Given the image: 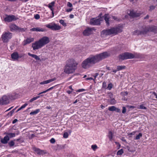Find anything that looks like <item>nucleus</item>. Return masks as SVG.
Instances as JSON below:
<instances>
[{
    "mask_svg": "<svg viewBox=\"0 0 157 157\" xmlns=\"http://www.w3.org/2000/svg\"><path fill=\"white\" fill-rule=\"evenodd\" d=\"M109 56V53L106 52L95 55H91L82 62V67L84 69H88Z\"/></svg>",
    "mask_w": 157,
    "mask_h": 157,
    "instance_id": "nucleus-1",
    "label": "nucleus"
},
{
    "mask_svg": "<svg viewBox=\"0 0 157 157\" xmlns=\"http://www.w3.org/2000/svg\"><path fill=\"white\" fill-rule=\"evenodd\" d=\"M78 63L74 59H70L67 61L64 72L66 74H69L73 73L77 69Z\"/></svg>",
    "mask_w": 157,
    "mask_h": 157,
    "instance_id": "nucleus-2",
    "label": "nucleus"
},
{
    "mask_svg": "<svg viewBox=\"0 0 157 157\" xmlns=\"http://www.w3.org/2000/svg\"><path fill=\"white\" fill-rule=\"evenodd\" d=\"M122 28L121 26L111 27L110 29L103 30L101 33V35L103 36L112 35H115L122 32Z\"/></svg>",
    "mask_w": 157,
    "mask_h": 157,
    "instance_id": "nucleus-3",
    "label": "nucleus"
},
{
    "mask_svg": "<svg viewBox=\"0 0 157 157\" xmlns=\"http://www.w3.org/2000/svg\"><path fill=\"white\" fill-rule=\"evenodd\" d=\"M12 36V34L10 32H5L2 34L1 39L3 42L4 43H8L9 40L11 39Z\"/></svg>",
    "mask_w": 157,
    "mask_h": 157,
    "instance_id": "nucleus-4",
    "label": "nucleus"
},
{
    "mask_svg": "<svg viewBox=\"0 0 157 157\" xmlns=\"http://www.w3.org/2000/svg\"><path fill=\"white\" fill-rule=\"evenodd\" d=\"M119 58L120 59L123 60L129 59L134 58V54L129 52H125L119 55Z\"/></svg>",
    "mask_w": 157,
    "mask_h": 157,
    "instance_id": "nucleus-5",
    "label": "nucleus"
},
{
    "mask_svg": "<svg viewBox=\"0 0 157 157\" xmlns=\"http://www.w3.org/2000/svg\"><path fill=\"white\" fill-rule=\"evenodd\" d=\"M46 26L53 31H56L60 30L61 28L59 24L52 22L46 25Z\"/></svg>",
    "mask_w": 157,
    "mask_h": 157,
    "instance_id": "nucleus-6",
    "label": "nucleus"
},
{
    "mask_svg": "<svg viewBox=\"0 0 157 157\" xmlns=\"http://www.w3.org/2000/svg\"><path fill=\"white\" fill-rule=\"evenodd\" d=\"M10 31L13 32L15 31L19 32H25L26 29L25 28H21L18 27L14 24H11L9 25Z\"/></svg>",
    "mask_w": 157,
    "mask_h": 157,
    "instance_id": "nucleus-7",
    "label": "nucleus"
},
{
    "mask_svg": "<svg viewBox=\"0 0 157 157\" xmlns=\"http://www.w3.org/2000/svg\"><path fill=\"white\" fill-rule=\"evenodd\" d=\"M143 30L142 31H140L139 30H136L134 32V33L135 34L137 35H142V34H146L147 32H150L149 26H145L143 28Z\"/></svg>",
    "mask_w": 157,
    "mask_h": 157,
    "instance_id": "nucleus-8",
    "label": "nucleus"
},
{
    "mask_svg": "<svg viewBox=\"0 0 157 157\" xmlns=\"http://www.w3.org/2000/svg\"><path fill=\"white\" fill-rule=\"evenodd\" d=\"M94 29V28L86 27L85 29L83 31L82 34L84 36H89L93 33V31Z\"/></svg>",
    "mask_w": 157,
    "mask_h": 157,
    "instance_id": "nucleus-9",
    "label": "nucleus"
},
{
    "mask_svg": "<svg viewBox=\"0 0 157 157\" xmlns=\"http://www.w3.org/2000/svg\"><path fill=\"white\" fill-rule=\"evenodd\" d=\"M39 40L43 47L49 43L50 41L49 38L46 36L42 37Z\"/></svg>",
    "mask_w": 157,
    "mask_h": 157,
    "instance_id": "nucleus-10",
    "label": "nucleus"
},
{
    "mask_svg": "<svg viewBox=\"0 0 157 157\" xmlns=\"http://www.w3.org/2000/svg\"><path fill=\"white\" fill-rule=\"evenodd\" d=\"M32 47L34 50H38L43 47L39 40L33 43Z\"/></svg>",
    "mask_w": 157,
    "mask_h": 157,
    "instance_id": "nucleus-11",
    "label": "nucleus"
},
{
    "mask_svg": "<svg viewBox=\"0 0 157 157\" xmlns=\"http://www.w3.org/2000/svg\"><path fill=\"white\" fill-rule=\"evenodd\" d=\"M129 15L132 18L139 17L140 16L141 13L137 12H135L134 10L130 11L128 13Z\"/></svg>",
    "mask_w": 157,
    "mask_h": 157,
    "instance_id": "nucleus-12",
    "label": "nucleus"
},
{
    "mask_svg": "<svg viewBox=\"0 0 157 157\" xmlns=\"http://www.w3.org/2000/svg\"><path fill=\"white\" fill-rule=\"evenodd\" d=\"M33 149L35 152L39 155H42L46 153L44 150H40L38 148L34 147Z\"/></svg>",
    "mask_w": 157,
    "mask_h": 157,
    "instance_id": "nucleus-13",
    "label": "nucleus"
},
{
    "mask_svg": "<svg viewBox=\"0 0 157 157\" xmlns=\"http://www.w3.org/2000/svg\"><path fill=\"white\" fill-rule=\"evenodd\" d=\"M31 31L46 32L47 30L45 29L40 28L39 27L33 28L30 29Z\"/></svg>",
    "mask_w": 157,
    "mask_h": 157,
    "instance_id": "nucleus-14",
    "label": "nucleus"
},
{
    "mask_svg": "<svg viewBox=\"0 0 157 157\" xmlns=\"http://www.w3.org/2000/svg\"><path fill=\"white\" fill-rule=\"evenodd\" d=\"M103 17L104 18V20H109V19H113L114 20H116L117 19V17H116L109 15L108 14H105Z\"/></svg>",
    "mask_w": 157,
    "mask_h": 157,
    "instance_id": "nucleus-15",
    "label": "nucleus"
},
{
    "mask_svg": "<svg viewBox=\"0 0 157 157\" xmlns=\"http://www.w3.org/2000/svg\"><path fill=\"white\" fill-rule=\"evenodd\" d=\"M2 99L4 105L6 104L9 103L10 98L9 96H7L6 95H4L2 98Z\"/></svg>",
    "mask_w": 157,
    "mask_h": 157,
    "instance_id": "nucleus-16",
    "label": "nucleus"
},
{
    "mask_svg": "<svg viewBox=\"0 0 157 157\" xmlns=\"http://www.w3.org/2000/svg\"><path fill=\"white\" fill-rule=\"evenodd\" d=\"M4 17V20H17L15 17L13 15H10L6 14Z\"/></svg>",
    "mask_w": 157,
    "mask_h": 157,
    "instance_id": "nucleus-17",
    "label": "nucleus"
},
{
    "mask_svg": "<svg viewBox=\"0 0 157 157\" xmlns=\"http://www.w3.org/2000/svg\"><path fill=\"white\" fill-rule=\"evenodd\" d=\"M18 94L16 93H13L8 95L10 99L15 100L18 97Z\"/></svg>",
    "mask_w": 157,
    "mask_h": 157,
    "instance_id": "nucleus-18",
    "label": "nucleus"
},
{
    "mask_svg": "<svg viewBox=\"0 0 157 157\" xmlns=\"http://www.w3.org/2000/svg\"><path fill=\"white\" fill-rule=\"evenodd\" d=\"M150 32H153L155 33H157V26L154 25L149 26Z\"/></svg>",
    "mask_w": 157,
    "mask_h": 157,
    "instance_id": "nucleus-19",
    "label": "nucleus"
},
{
    "mask_svg": "<svg viewBox=\"0 0 157 157\" xmlns=\"http://www.w3.org/2000/svg\"><path fill=\"white\" fill-rule=\"evenodd\" d=\"M102 20H91L90 24L93 25H100L101 23L100 21Z\"/></svg>",
    "mask_w": 157,
    "mask_h": 157,
    "instance_id": "nucleus-20",
    "label": "nucleus"
},
{
    "mask_svg": "<svg viewBox=\"0 0 157 157\" xmlns=\"http://www.w3.org/2000/svg\"><path fill=\"white\" fill-rule=\"evenodd\" d=\"M10 140L8 136L6 135L2 139L1 141V142L3 144H6L8 143V141Z\"/></svg>",
    "mask_w": 157,
    "mask_h": 157,
    "instance_id": "nucleus-21",
    "label": "nucleus"
},
{
    "mask_svg": "<svg viewBox=\"0 0 157 157\" xmlns=\"http://www.w3.org/2000/svg\"><path fill=\"white\" fill-rule=\"evenodd\" d=\"M56 79V78H53L49 79L48 80H47L44 81L43 82H41L40 83V84L42 85V84H46L48 83L51 82H53Z\"/></svg>",
    "mask_w": 157,
    "mask_h": 157,
    "instance_id": "nucleus-22",
    "label": "nucleus"
},
{
    "mask_svg": "<svg viewBox=\"0 0 157 157\" xmlns=\"http://www.w3.org/2000/svg\"><path fill=\"white\" fill-rule=\"evenodd\" d=\"M18 53L17 52H14L11 55V58L14 60L18 59Z\"/></svg>",
    "mask_w": 157,
    "mask_h": 157,
    "instance_id": "nucleus-23",
    "label": "nucleus"
},
{
    "mask_svg": "<svg viewBox=\"0 0 157 157\" xmlns=\"http://www.w3.org/2000/svg\"><path fill=\"white\" fill-rule=\"evenodd\" d=\"M28 55L29 56L34 58L37 61L40 60V58L39 57V56H38L36 55L32 54L30 53V52H29L28 53Z\"/></svg>",
    "mask_w": 157,
    "mask_h": 157,
    "instance_id": "nucleus-24",
    "label": "nucleus"
},
{
    "mask_svg": "<svg viewBox=\"0 0 157 157\" xmlns=\"http://www.w3.org/2000/svg\"><path fill=\"white\" fill-rule=\"evenodd\" d=\"M33 38H27L26 40L24 41V45H25L26 44H29L33 41Z\"/></svg>",
    "mask_w": 157,
    "mask_h": 157,
    "instance_id": "nucleus-25",
    "label": "nucleus"
},
{
    "mask_svg": "<svg viewBox=\"0 0 157 157\" xmlns=\"http://www.w3.org/2000/svg\"><path fill=\"white\" fill-rule=\"evenodd\" d=\"M113 134L111 131H109V132L108 134V137L109 138V140L110 141H112L113 140Z\"/></svg>",
    "mask_w": 157,
    "mask_h": 157,
    "instance_id": "nucleus-26",
    "label": "nucleus"
},
{
    "mask_svg": "<svg viewBox=\"0 0 157 157\" xmlns=\"http://www.w3.org/2000/svg\"><path fill=\"white\" fill-rule=\"evenodd\" d=\"M6 134L7 136L9 137V139L10 138H11L15 136V134L14 133H6Z\"/></svg>",
    "mask_w": 157,
    "mask_h": 157,
    "instance_id": "nucleus-27",
    "label": "nucleus"
},
{
    "mask_svg": "<svg viewBox=\"0 0 157 157\" xmlns=\"http://www.w3.org/2000/svg\"><path fill=\"white\" fill-rule=\"evenodd\" d=\"M40 111V109H37L31 112L30 113V115H35L38 113Z\"/></svg>",
    "mask_w": 157,
    "mask_h": 157,
    "instance_id": "nucleus-28",
    "label": "nucleus"
},
{
    "mask_svg": "<svg viewBox=\"0 0 157 157\" xmlns=\"http://www.w3.org/2000/svg\"><path fill=\"white\" fill-rule=\"evenodd\" d=\"M126 67L125 66H118L117 67L118 71L125 69Z\"/></svg>",
    "mask_w": 157,
    "mask_h": 157,
    "instance_id": "nucleus-29",
    "label": "nucleus"
},
{
    "mask_svg": "<svg viewBox=\"0 0 157 157\" xmlns=\"http://www.w3.org/2000/svg\"><path fill=\"white\" fill-rule=\"evenodd\" d=\"M14 140H12L8 143V144L10 147H11L15 145V143Z\"/></svg>",
    "mask_w": 157,
    "mask_h": 157,
    "instance_id": "nucleus-30",
    "label": "nucleus"
},
{
    "mask_svg": "<svg viewBox=\"0 0 157 157\" xmlns=\"http://www.w3.org/2000/svg\"><path fill=\"white\" fill-rule=\"evenodd\" d=\"M109 101L110 103L112 105H114L116 103L115 99L114 98H112L111 97H110L109 99Z\"/></svg>",
    "mask_w": 157,
    "mask_h": 157,
    "instance_id": "nucleus-31",
    "label": "nucleus"
},
{
    "mask_svg": "<svg viewBox=\"0 0 157 157\" xmlns=\"http://www.w3.org/2000/svg\"><path fill=\"white\" fill-rule=\"evenodd\" d=\"M28 105V104L27 103H25L22 106H21V107H20L19 109H18L16 111V112L17 113L20 110H21V109L25 108L26 106Z\"/></svg>",
    "mask_w": 157,
    "mask_h": 157,
    "instance_id": "nucleus-32",
    "label": "nucleus"
},
{
    "mask_svg": "<svg viewBox=\"0 0 157 157\" xmlns=\"http://www.w3.org/2000/svg\"><path fill=\"white\" fill-rule=\"evenodd\" d=\"M115 109H116V108L114 106L109 107L108 108V110L111 111H115Z\"/></svg>",
    "mask_w": 157,
    "mask_h": 157,
    "instance_id": "nucleus-33",
    "label": "nucleus"
},
{
    "mask_svg": "<svg viewBox=\"0 0 157 157\" xmlns=\"http://www.w3.org/2000/svg\"><path fill=\"white\" fill-rule=\"evenodd\" d=\"M55 4V2H52L50 3H49L48 4V7L52 11V6H54V5Z\"/></svg>",
    "mask_w": 157,
    "mask_h": 157,
    "instance_id": "nucleus-34",
    "label": "nucleus"
},
{
    "mask_svg": "<svg viewBox=\"0 0 157 157\" xmlns=\"http://www.w3.org/2000/svg\"><path fill=\"white\" fill-rule=\"evenodd\" d=\"M142 136V134L141 133H139L138 135H136L135 138L134 139L135 140H138L140 139V138Z\"/></svg>",
    "mask_w": 157,
    "mask_h": 157,
    "instance_id": "nucleus-35",
    "label": "nucleus"
},
{
    "mask_svg": "<svg viewBox=\"0 0 157 157\" xmlns=\"http://www.w3.org/2000/svg\"><path fill=\"white\" fill-rule=\"evenodd\" d=\"M40 98V96H37L36 97H34L33 98L30 99L29 101V102H32L36 100V99H37L38 98Z\"/></svg>",
    "mask_w": 157,
    "mask_h": 157,
    "instance_id": "nucleus-36",
    "label": "nucleus"
},
{
    "mask_svg": "<svg viewBox=\"0 0 157 157\" xmlns=\"http://www.w3.org/2000/svg\"><path fill=\"white\" fill-rule=\"evenodd\" d=\"M124 153L123 150L121 149L118 150L117 152V155H121Z\"/></svg>",
    "mask_w": 157,
    "mask_h": 157,
    "instance_id": "nucleus-37",
    "label": "nucleus"
},
{
    "mask_svg": "<svg viewBox=\"0 0 157 157\" xmlns=\"http://www.w3.org/2000/svg\"><path fill=\"white\" fill-rule=\"evenodd\" d=\"M91 148L94 151H95L98 148L97 145L96 144L93 145L91 146Z\"/></svg>",
    "mask_w": 157,
    "mask_h": 157,
    "instance_id": "nucleus-38",
    "label": "nucleus"
},
{
    "mask_svg": "<svg viewBox=\"0 0 157 157\" xmlns=\"http://www.w3.org/2000/svg\"><path fill=\"white\" fill-rule=\"evenodd\" d=\"M113 86V85L112 84L110 83L108 84V87L107 88L109 90H110L112 88Z\"/></svg>",
    "mask_w": 157,
    "mask_h": 157,
    "instance_id": "nucleus-39",
    "label": "nucleus"
},
{
    "mask_svg": "<svg viewBox=\"0 0 157 157\" xmlns=\"http://www.w3.org/2000/svg\"><path fill=\"white\" fill-rule=\"evenodd\" d=\"M102 88L105 89H107V85L106 84V82H104L102 83Z\"/></svg>",
    "mask_w": 157,
    "mask_h": 157,
    "instance_id": "nucleus-40",
    "label": "nucleus"
},
{
    "mask_svg": "<svg viewBox=\"0 0 157 157\" xmlns=\"http://www.w3.org/2000/svg\"><path fill=\"white\" fill-rule=\"evenodd\" d=\"M102 14L101 13L98 15V18H96L95 20H100V18H101V16H102ZM95 18H92L91 20H95Z\"/></svg>",
    "mask_w": 157,
    "mask_h": 157,
    "instance_id": "nucleus-41",
    "label": "nucleus"
},
{
    "mask_svg": "<svg viewBox=\"0 0 157 157\" xmlns=\"http://www.w3.org/2000/svg\"><path fill=\"white\" fill-rule=\"evenodd\" d=\"M64 20H59V22L60 24H62L63 26L65 27L67 25L64 22Z\"/></svg>",
    "mask_w": 157,
    "mask_h": 157,
    "instance_id": "nucleus-42",
    "label": "nucleus"
},
{
    "mask_svg": "<svg viewBox=\"0 0 157 157\" xmlns=\"http://www.w3.org/2000/svg\"><path fill=\"white\" fill-rule=\"evenodd\" d=\"M14 140L16 142H19L20 143H21L23 142V141L21 140L20 138H18L17 139H14Z\"/></svg>",
    "mask_w": 157,
    "mask_h": 157,
    "instance_id": "nucleus-43",
    "label": "nucleus"
},
{
    "mask_svg": "<svg viewBox=\"0 0 157 157\" xmlns=\"http://www.w3.org/2000/svg\"><path fill=\"white\" fill-rule=\"evenodd\" d=\"M68 136V134L67 132L64 133L63 134V137L65 138H67Z\"/></svg>",
    "mask_w": 157,
    "mask_h": 157,
    "instance_id": "nucleus-44",
    "label": "nucleus"
},
{
    "mask_svg": "<svg viewBox=\"0 0 157 157\" xmlns=\"http://www.w3.org/2000/svg\"><path fill=\"white\" fill-rule=\"evenodd\" d=\"M134 58H139L140 57V56L139 54H134Z\"/></svg>",
    "mask_w": 157,
    "mask_h": 157,
    "instance_id": "nucleus-45",
    "label": "nucleus"
},
{
    "mask_svg": "<svg viewBox=\"0 0 157 157\" xmlns=\"http://www.w3.org/2000/svg\"><path fill=\"white\" fill-rule=\"evenodd\" d=\"M25 55V54L23 53L20 54H18V59L19 58H21L22 57H23Z\"/></svg>",
    "mask_w": 157,
    "mask_h": 157,
    "instance_id": "nucleus-46",
    "label": "nucleus"
},
{
    "mask_svg": "<svg viewBox=\"0 0 157 157\" xmlns=\"http://www.w3.org/2000/svg\"><path fill=\"white\" fill-rule=\"evenodd\" d=\"M126 108L124 106L122 107V113L123 114H124L126 112Z\"/></svg>",
    "mask_w": 157,
    "mask_h": 157,
    "instance_id": "nucleus-47",
    "label": "nucleus"
},
{
    "mask_svg": "<svg viewBox=\"0 0 157 157\" xmlns=\"http://www.w3.org/2000/svg\"><path fill=\"white\" fill-rule=\"evenodd\" d=\"M139 108L141 109H147V108L146 107L144 106L143 105H140Z\"/></svg>",
    "mask_w": 157,
    "mask_h": 157,
    "instance_id": "nucleus-48",
    "label": "nucleus"
},
{
    "mask_svg": "<svg viewBox=\"0 0 157 157\" xmlns=\"http://www.w3.org/2000/svg\"><path fill=\"white\" fill-rule=\"evenodd\" d=\"M34 18L36 19H38L40 18V15L38 14H36L34 15Z\"/></svg>",
    "mask_w": 157,
    "mask_h": 157,
    "instance_id": "nucleus-49",
    "label": "nucleus"
},
{
    "mask_svg": "<svg viewBox=\"0 0 157 157\" xmlns=\"http://www.w3.org/2000/svg\"><path fill=\"white\" fill-rule=\"evenodd\" d=\"M50 142L52 144H54L55 142V140L54 138H52L50 140Z\"/></svg>",
    "mask_w": 157,
    "mask_h": 157,
    "instance_id": "nucleus-50",
    "label": "nucleus"
},
{
    "mask_svg": "<svg viewBox=\"0 0 157 157\" xmlns=\"http://www.w3.org/2000/svg\"><path fill=\"white\" fill-rule=\"evenodd\" d=\"M155 6H151L150 7V10H154L155 8Z\"/></svg>",
    "mask_w": 157,
    "mask_h": 157,
    "instance_id": "nucleus-51",
    "label": "nucleus"
},
{
    "mask_svg": "<svg viewBox=\"0 0 157 157\" xmlns=\"http://www.w3.org/2000/svg\"><path fill=\"white\" fill-rule=\"evenodd\" d=\"M67 6H68L71 7L72 6V4L70 2H68L67 3Z\"/></svg>",
    "mask_w": 157,
    "mask_h": 157,
    "instance_id": "nucleus-52",
    "label": "nucleus"
},
{
    "mask_svg": "<svg viewBox=\"0 0 157 157\" xmlns=\"http://www.w3.org/2000/svg\"><path fill=\"white\" fill-rule=\"evenodd\" d=\"M105 22H106V25L107 26H109V21H110V20H105Z\"/></svg>",
    "mask_w": 157,
    "mask_h": 157,
    "instance_id": "nucleus-53",
    "label": "nucleus"
},
{
    "mask_svg": "<svg viewBox=\"0 0 157 157\" xmlns=\"http://www.w3.org/2000/svg\"><path fill=\"white\" fill-rule=\"evenodd\" d=\"M85 90L84 89H80L78 90L77 91V92H81L84 91Z\"/></svg>",
    "mask_w": 157,
    "mask_h": 157,
    "instance_id": "nucleus-54",
    "label": "nucleus"
},
{
    "mask_svg": "<svg viewBox=\"0 0 157 157\" xmlns=\"http://www.w3.org/2000/svg\"><path fill=\"white\" fill-rule=\"evenodd\" d=\"M115 111L116 112H117L119 113H120L121 112L120 109L118 108H116V109H115Z\"/></svg>",
    "mask_w": 157,
    "mask_h": 157,
    "instance_id": "nucleus-55",
    "label": "nucleus"
},
{
    "mask_svg": "<svg viewBox=\"0 0 157 157\" xmlns=\"http://www.w3.org/2000/svg\"><path fill=\"white\" fill-rule=\"evenodd\" d=\"M55 86H52V87L50 88H49L47 90H46L47 91V92H48V91H49L52 90V89H53L54 88V87Z\"/></svg>",
    "mask_w": 157,
    "mask_h": 157,
    "instance_id": "nucleus-56",
    "label": "nucleus"
},
{
    "mask_svg": "<svg viewBox=\"0 0 157 157\" xmlns=\"http://www.w3.org/2000/svg\"><path fill=\"white\" fill-rule=\"evenodd\" d=\"M4 104L3 103L2 99L0 98V105H4Z\"/></svg>",
    "mask_w": 157,
    "mask_h": 157,
    "instance_id": "nucleus-57",
    "label": "nucleus"
},
{
    "mask_svg": "<svg viewBox=\"0 0 157 157\" xmlns=\"http://www.w3.org/2000/svg\"><path fill=\"white\" fill-rule=\"evenodd\" d=\"M18 121V120L16 119H14L13 121V122H12V123L14 124H15V123H16L17 121Z\"/></svg>",
    "mask_w": 157,
    "mask_h": 157,
    "instance_id": "nucleus-58",
    "label": "nucleus"
},
{
    "mask_svg": "<svg viewBox=\"0 0 157 157\" xmlns=\"http://www.w3.org/2000/svg\"><path fill=\"white\" fill-rule=\"evenodd\" d=\"M123 95L124 96H126L128 94V92L127 91L124 92L123 93Z\"/></svg>",
    "mask_w": 157,
    "mask_h": 157,
    "instance_id": "nucleus-59",
    "label": "nucleus"
},
{
    "mask_svg": "<svg viewBox=\"0 0 157 157\" xmlns=\"http://www.w3.org/2000/svg\"><path fill=\"white\" fill-rule=\"evenodd\" d=\"M86 79L87 80H94L93 78H92V77L87 78H86Z\"/></svg>",
    "mask_w": 157,
    "mask_h": 157,
    "instance_id": "nucleus-60",
    "label": "nucleus"
},
{
    "mask_svg": "<svg viewBox=\"0 0 157 157\" xmlns=\"http://www.w3.org/2000/svg\"><path fill=\"white\" fill-rule=\"evenodd\" d=\"M98 75V73H96L95 74V75L94 76L95 78Z\"/></svg>",
    "mask_w": 157,
    "mask_h": 157,
    "instance_id": "nucleus-61",
    "label": "nucleus"
},
{
    "mask_svg": "<svg viewBox=\"0 0 157 157\" xmlns=\"http://www.w3.org/2000/svg\"><path fill=\"white\" fill-rule=\"evenodd\" d=\"M72 92V90H67V93L69 94H71Z\"/></svg>",
    "mask_w": 157,
    "mask_h": 157,
    "instance_id": "nucleus-62",
    "label": "nucleus"
},
{
    "mask_svg": "<svg viewBox=\"0 0 157 157\" xmlns=\"http://www.w3.org/2000/svg\"><path fill=\"white\" fill-rule=\"evenodd\" d=\"M46 109H52V108L50 106H46Z\"/></svg>",
    "mask_w": 157,
    "mask_h": 157,
    "instance_id": "nucleus-63",
    "label": "nucleus"
},
{
    "mask_svg": "<svg viewBox=\"0 0 157 157\" xmlns=\"http://www.w3.org/2000/svg\"><path fill=\"white\" fill-rule=\"evenodd\" d=\"M19 133L20 132L18 131H16L15 133H14L15 134V135H18L19 134Z\"/></svg>",
    "mask_w": 157,
    "mask_h": 157,
    "instance_id": "nucleus-64",
    "label": "nucleus"
}]
</instances>
